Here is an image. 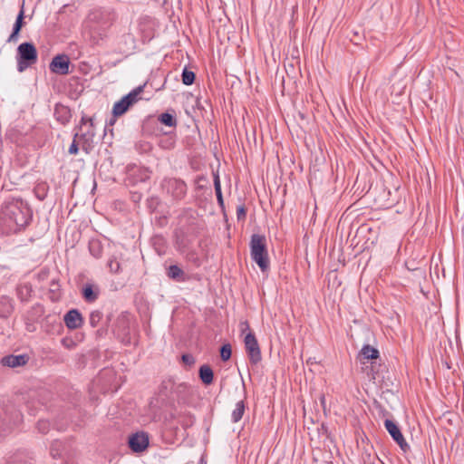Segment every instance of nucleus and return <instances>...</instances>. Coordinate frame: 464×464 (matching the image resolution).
<instances>
[{"mask_svg": "<svg viewBox=\"0 0 464 464\" xmlns=\"http://www.w3.org/2000/svg\"><path fill=\"white\" fill-rule=\"evenodd\" d=\"M52 286H53L52 291H54V290L58 287V284H56V283L53 282V283H52Z\"/></svg>", "mask_w": 464, "mask_h": 464, "instance_id": "obj_44", "label": "nucleus"}, {"mask_svg": "<svg viewBox=\"0 0 464 464\" xmlns=\"http://www.w3.org/2000/svg\"><path fill=\"white\" fill-rule=\"evenodd\" d=\"M185 258L196 267H198L201 265V259L195 250H188L185 255Z\"/></svg>", "mask_w": 464, "mask_h": 464, "instance_id": "obj_27", "label": "nucleus"}, {"mask_svg": "<svg viewBox=\"0 0 464 464\" xmlns=\"http://www.w3.org/2000/svg\"><path fill=\"white\" fill-rule=\"evenodd\" d=\"M24 6H22L19 14L16 16L15 22L13 26L12 33L6 41L7 43H16L18 41L20 31L22 30L23 26L24 25Z\"/></svg>", "mask_w": 464, "mask_h": 464, "instance_id": "obj_14", "label": "nucleus"}, {"mask_svg": "<svg viewBox=\"0 0 464 464\" xmlns=\"http://www.w3.org/2000/svg\"><path fill=\"white\" fill-rule=\"evenodd\" d=\"M97 333H98L99 334H102V331H101V330H98V331H97Z\"/></svg>", "mask_w": 464, "mask_h": 464, "instance_id": "obj_51", "label": "nucleus"}, {"mask_svg": "<svg viewBox=\"0 0 464 464\" xmlns=\"http://www.w3.org/2000/svg\"><path fill=\"white\" fill-rule=\"evenodd\" d=\"M232 349L229 343H225L220 348V357L224 362L228 361L231 358Z\"/></svg>", "mask_w": 464, "mask_h": 464, "instance_id": "obj_31", "label": "nucleus"}, {"mask_svg": "<svg viewBox=\"0 0 464 464\" xmlns=\"http://www.w3.org/2000/svg\"><path fill=\"white\" fill-rule=\"evenodd\" d=\"M100 289L93 284H85L82 289V295L87 303H93L98 299Z\"/></svg>", "mask_w": 464, "mask_h": 464, "instance_id": "obj_15", "label": "nucleus"}, {"mask_svg": "<svg viewBox=\"0 0 464 464\" xmlns=\"http://www.w3.org/2000/svg\"><path fill=\"white\" fill-rule=\"evenodd\" d=\"M102 319V313L94 310L90 314L89 322L92 327H97Z\"/></svg>", "mask_w": 464, "mask_h": 464, "instance_id": "obj_30", "label": "nucleus"}, {"mask_svg": "<svg viewBox=\"0 0 464 464\" xmlns=\"http://www.w3.org/2000/svg\"><path fill=\"white\" fill-rule=\"evenodd\" d=\"M3 308V314L2 316H7V314H11L13 311V306L10 304L9 300L2 298L0 301V311L2 312Z\"/></svg>", "mask_w": 464, "mask_h": 464, "instance_id": "obj_33", "label": "nucleus"}, {"mask_svg": "<svg viewBox=\"0 0 464 464\" xmlns=\"http://www.w3.org/2000/svg\"><path fill=\"white\" fill-rule=\"evenodd\" d=\"M326 430V428H325L324 424H322V430Z\"/></svg>", "mask_w": 464, "mask_h": 464, "instance_id": "obj_49", "label": "nucleus"}, {"mask_svg": "<svg viewBox=\"0 0 464 464\" xmlns=\"http://www.w3.org/2000/svg\"><path fill=\"white\" fill-rule=\"evenodd\" d=\"M181 360L184 364L191 366L195 363V358L189 353H184L181 356Z\"/></svg>", "mask_w": 464, "mask_h": 464, "instance_id": "obj_37", "label": "nucleus"}, {"mask_svg": "<svg viewBox=\"0 0 464 464\" xmlns=\"http://www.w3.org/2000/svg\"><path fill=\"white\" fill-rule=\"evenodd\" d=\"M214 188H215V193L217 196L218 203L221 207V208H224V199H223L221 184H220L218 175H216L214 177Z\"/></svg>", "mask_w": 464, "mask_h": 464, "instance_id": "obj_26", "label": "nucleus"}, {"mask_svg": "<svg viewBox=\"0 0 464 464\" xmlns=\"http://www.w3.org/2000/svg\"><path fill=\"white\" fill-rule=\"evenodd\" d=\"M159 121L168 127H175L177 125L176 117L169 112L161 113L159 116Z\"/></svg>", "mask_w": 464, "mask_h": 464, "instance_id": "obj_25", "label": "nucleus"}, {"mask_svg": "<svg viewBox=\"0 0 464 464\" xmlns=\"http://www.w3.org/2000/svg\"><path fill=\"white\" fill-rule=\"evenodd\" d=\"M79 137V134L78 133H75L74 134V137H73V140H72V144L70 145L69 147V150H68V152L70 154H77L78 151H79V146H78V142L76 140V139Z\"/></svg>", "mask_w": 464, "mask_h": 464, "instance_id": "obj_35", "label": "nucleus"}, {"mask_svg": "<svg viewBox=\"0 0 464 464\" xmlns=\"http://www.w3.org/2000/svg\"><path fill=\"white\" fill-rule=\"evenodd\" d=\"M93 132H86L79 135V141L81 142L82 150L85 151V153L89 154L93 149Z\"/></svg>", "mask_w": 464, "mask_h": 464, "instance_id": "obj_17", "label": "nucleus"}, {"mask_svg": "<svg viewBox=\"0 0 464 464\" xmlns=\"http://www.w3.org/2000/svg\"><path fill=\"white\" fill-rule=\"evenodd\" d=\"M245 411H246V403L244 401H239L236 403V407L235 409L233 410L232 413H231V420H232V422L234 423H237L238 422L244 413H245Z\"/></svg>", "mask_w": 464, "mask_h": 464, "instance_id": "obj_24", "label": "nucleus"}, {"mask_svg": "<svg viewBox=\"0 0 464 464\" xmlns=\"http://www.w3.org/2000/svg\"><path fill=\"white\" fill-rule=\"evenodd\" d=\"M70 59L66 54H58L54 56L49 64L52 72L61 75L69 73Z\"/></svg>", "mask_w": 464, "mask_h": 464, "instance_id": "obj_11", "label": "nucleus"}, {"mask_svg": "<svg viewBox=\"0 0 464 464\" xmlns=\"http://www.w3.org/2000/svg\"><path fill=\"white\" fill-rule=\"evenodd\" d=\"M88 122L90 123L91 126H93V119L92 118H89Z\"/></svg>", "mask_w": 464, "mask_h": 464, "instance_id": "obj_45", "label": "nucleus"}, {"mask_svg": "<svg viewBox=\"0 0 464 464\" xmlns=\"http://www.w3.org/2000/svg\"><path fill=\"white\" fill-rule=\"evenodd\" d=\"M36 428L39 430V432H41L43 434H45L50 430V422L48 420H40L37 422Z\"/></svg>", "mask_w": 464, "mask_h": 464, "instance_id": "obj_34", "label": "nucleus"}, {"mask_svg": "<svg viewBox=\"0 0 464 464\" xmlns=\"http://www.w3.org/2000/svg\"><path fill=\"white\" fill-rule=\"evenodd\" d=\"M313 362H314V361H313V359H312V358H309V359L307 360V363H311V364H312Z\"/></svg>", "mask_w": 464, "mask_h": 464, "instance_id": "obj_47", "label": "nucleus"}, {"mask_svg": "<svg viewBox=\"0 0 464 464\" xmlns=\"http://www.w3.org/2000/svg\"><path fill=\"white\" fill-rule=\"evenodd\" d=\"M250 255L262 272L269 268V257L265 236L253 234L250 239Z\"/></svg>", "mask_w": 464, "mask_h": 464, "instance_id": "obj_2", "label": "nucleus"}, {"mask_svg": "<svg viewBox=\"0 0 464 464\" xmlns=\"http://www.w3.org/2000/svg\"><path fill=\"white\" fill-rule=\"evenodd\" d=\"M17 296L22 302H27L32 295V286L29 284H23L17 286Z\"/></svg>", "mask_w": 464, "mask_h": 464, "instance_id": "obj_22", "label": "nucleus"}, {"mask_svg": "<svg viewBox=\"0 0 464 464\" xmlns=\"http://www.w3.org/2000/svg\"><path fill=\"white\" fill-rule=\"evenodd\" d=\"M54 117L62 124H66L72 117L71 110L63 104H56L54 107Z\"/></svg>", "mask_w": 464, "mask_h": 464, "instance_id": "obj_16", "label": "nucleus"}, {"mask_svg": "<svg viewBox=\"0 0 464 464\" xmlns=\"http://www.w3.org/2000/svg\"><path fill=\"white\" fill-rule=\"evenodd\" d=\"M62 344L67 349H72L75 346L74 342L68 338L62 339Z\"/></svg>", "mask_w": 464, "mask_h": 464, "instance_id": "obj_38", "label": "nucleus"}, {"mask_svg": "<svg viewBox=\"0 0 464 464\" xmlns=\"http://www.w3.org/2000/svg\"><path fill=\"white\" fill-rule=\"evenodd\" d=\"M384 427L392 440L399 445L401 450L404 453L408 452L410 450V445L405 440L398 424L392 420L386 419L384 420Z\"/></svg>", "mask_w": 464, "mask_h": 464, "instance_id": "obj_7", "label": "nucleus"}, {"mask_svg": "<svg viewBox=\"0 0 464 464\" xmlns=\"http://www.w3.org/2000/svg\"><path fill=\"white\" fill-rule=\"evenodd\" d=\"M161 188L175 200H181L187 194V185L179 179L166 178L161 183Z\"/></svg>", "mask_w": 464, "mask_h": 464, "instance_id": "obj_6", "label": "nucleus"}, {"mask_svg": "<svg viewBox=\"0 0 464 464\" xmlns=\"http://www.w3.org/2000/svg\"><path fill=\"white\" fill-rule=\"evenodd\" d=\"M167 398H172L173 396L171 394H164Z\"/></svg>", "mask_w": 464, "mask_h": 464, "instance_id": "obj_48", "label": "nucleus"}, {"mask_svg": "<svg viewBox=\"0 0 464 464\" xmlns=\"http://www.w3.org/2000/svg\"><path fill=\"white\" fill-rule=\"evenodd\" d=\"M167 276L169 278L176 281V282H185L186 276L184 271L177 265H171L167 269Z\"/></svg>", "mask_w": 464, "mask_h": 464, "instance_id": "obj_18", "label": "nucleus"}, {"mask_svg": "<svg viewBox=\"0 0 464 464\" xmlns=\"http://www.w3.org/2000/svg\"><path fill=\"white\" fill-rule=\"evenodd\" d=\"M23 420V415L14 405H8L0 411V435L10 432Z\"/></svg>", "mask_w": 464, "mask_h": 464, "instance_id": "obj_4", "label": "nucleus"}, {"mask_svg": "<svg viewBox=\"0 0 464 464\" xmlns=\"http://www.w3.org/2000/svg\"><path fill=\"white\" fill-rule=\"evenodd\" d=\"M244 342L250 362L253 364L258 363L261 361L262 356L259 344L255 334L253 333H248L245 336Z\"/></svg>", "mask_w": 464, "mask_h": 464, "instance_id": "obj_8", "label": "nucleus"}, {"mask_svg": "<svg viewBox=\"0 0 464 464\" xmlns=\"http://www.w3.org/2000/svg\"><path fill=\"white\" fill-rule=\"evenodd\" d=\"M107 266L111 273L118 274L121 272V264L115 257H111L108 260Z\"/></svg>", "mask_w": 464, "mask_h": 464, "instance_id": "obj_32", "label": "nucleus"}, {"mask_svg": "<svg viewBox=\"0 0 464 464\" xmlns=\"http://www.w3.org/2000/svg\"><path fill=\"white\" fill-rule=\"evenodd\" d=\"M321 402H322L323 406H324V396H322V397H321ZM324 408H325V407H324Z\"/></svg>", "mask_w": 464, "mask_h": 464, "instance_id": "obj_46", "label": "nucleus"}, {"mask_svg": "<svg viewBox=\"0 0 464 464\" xmlns=\"http://www.w3.org/2000/svg\"><path fill=\"white\" fill-rule=\"evenodd\" d=\"M89 251L95 258H100L102 256L103 246L99 239H92L89 241Z\"/></svg>", "mask_w": 464, "mask_h": 464, "instance_id": "obj_23", "label": "nucleus"}, {"mask_svg": "<svg viewBox=\"0 0 464 464\" xmlns=\"http://www.w3.org/2000/svg\"><path fill=\"white\" fill-rule=\"evenodd\" d=\"M246 217V208L244 205H239L237 208V220H245Z\"/></svg>", "mask_w": 464, "mask_h": 464, "instance_id": "obj_36", "label": "nucleus"}, {"mask_svg": "<svg viewBox=\"0 0 464 464\" xmlns=\"http://www.w3.org/2000/svg\"><path fill=\"white\" fill-rule=\"evenodd\" d=\"M38 53L34 44L31 42L22 43L17 47L16 62L17 71L24 72L37 63Z\"/></svg>", "mask_w": 464, "mask_h": 464, "instance_id": "obj_3", "label": "nucleus"}, {"mask_svg": "<svg viewBox=\"0 0 464 464\" xmlns=\"http://www.w3.org/2000/svg\"><path fill=\"white\" fill-rule=\"evenodd\" d=\"M187 387V385L185 383H180L179 384L176 389L177 390H179V389H185Z\"/></svg>", "mask_w": 464, "mask_h": 464, "instance_id": "obj_43", "label": "nucleus"}, {"mask_svg": "<svg viewBox=\"0 0 464 464\" xmlns=\"http://www.w3.org/2000/svg\"><path fill=\"white\" fill-rule=\"evenodd\" d=\"M29 355L27 354H9L5 355L1 359V364L3 366L16 368L24 366L29 362Z\"/></svg>", "mask_w": 464, "mask_h": 464, "instance_id": "obj_13", "label": "nucleus"}, {"mask_svg": "<svg viewBox=\"0 0 464 464\" xmlns=\"http://www.w3.org/2000/svg\"><path fill=\"white\" fill-rule=\"evenodd\" d=\"M88 119H89L88 117L82 116V119H81V123L82 124L87 123L88 122Z\"/></svg>", "mask_w": 464, "mask_h": 464, "instance_id": "obj_42", "label": "nucleus"}, {"mask_svg": "<svg viewBox=\"0 0 464 464\" xmlns=\"http://www.w3.org/2000/svg\"><path fill=\"white\" fill-rule=\"evenodd\" d=\"M113 372L111 371H103L102 372L97 379L95 380L96 382H100L102 380H103L107 376H112Z\"/></svg>", "mask_w": 464, "mask_h": 464, "instance_id": "obj_39", "label": "nucleus"}, {"mask_svg": "<svg viewBox=\"0 0 464 464\" xmlns=\"http://www.w3.org/2000/svg\"><path fill=\"white\" fill-rule=\"evenodd\" d=\"M361 361L365 363L364 360H373L379 357V351L369 344H365L360 352Z\"/></svg>", "mask_w": 464, "mask_h": 464, "instance_id": "obj_20", "label": "nucleus"}, {"mask_svg": "<svg viewBox=\"0 0 464 464\" xmlns=\"http://www.w3.org/2000/svg\"><path fill=\"white\" fill-rule=\"evenodd\" d=\"M161 387L165 388V389H168L169 387L172 390L175 387V383H173L172 382L169 381L167 382H163Z\"/></svg>", "mask_w": 464, "mask_h": 464, "instance_id": "obj_40", "label": "nucleus"}, {"mask_svg": "<svg viewBox=\"0 0 464 464\" xmlns=\"http://www.w3.org/2000/svg\"><path fill=\"white\" fill-rule=\"evenodd\" d=\"M128 445L133 452H142L149 446V436L143 431L136 432L129 437Z\"/></svg>", "mask_w": 464, "mask_h": 464, "instance_id": "obj_10", "label": "nucleus"}, {"mask_svg": "<svg viewBox=\"0 0 464 464\" xmlns=\"http://www.w3.org/2000/svg\"><path fill=\"white\" fill-rule=\"evenodd\" d=\"M49 188L46 181H38L34 188V193L39 200L43 201L47 197Z\"/></svg>", "mask_w": 464, "mask_h": 464, "instance_id": "obj_21", "label": "nucleus"}, {"mask_svg": "<svg viewBox=\"0 0 464 464\" xmlns=\"http://www.w3.org/2000/svg\"><path fill=\"white\" fill-rule=\"evenodd\" d=\"M145 85H140L123 96L120 101L116 102L112 108V114L115 117L123 115L128 110L135 104L140 98Z\"/></svg>", "mask_w": 464, "mask_h": 464, "instance_id": "obj_5", "label": "nucleus"}, {"mask_svg": "<svg viewBox=\"0 0 464 464\" xmlns=\"http://www.w3.org/2000/svg\"><path fill=\"white\" fill-rule=\"evenodd\" d=\"M241 324H242V326H244V328H242V332H244L245 330H247L249 328V324L246 321L242 323Z\"/></svg>", "mask_w": 464, "mask_h": 464, "instance_id": "obj_41", "label": "nucleus"}, {"mask_svg": "<svg viewBox=\"0 0 464 464\" xmlns=\"http://www.w3.org/2000/svg\"><path fill=\"white\" fill-rule=\"evenodd\" d=\"M177 420V424H179L183 429L191 427L194 423L195 418L189 412H179L178 414L170 412L169 416L165 417V421L172 428H176L173 420Z\"/></svg>", "mask_w": 464, "mask_h": 464, "instance_id": "obj_9", "label": "nucleus"}, {"mask_svg": "<svg viewBox=\"0 0 464 464\" xmlns=\"http://www.w3.org/2000/svg\"><path fill=\"white\" fill-rule=\"evenodd\" d=\"M4 214L10 223L15 225V231L27 227L32 220L33 212L28 204L22 199H13L5 205Z\"/></svg>", "mask_w": 464, "mask_h": 464, "instance_id": "obj_1", "label": "nucleus"}, {"mask_svg": "<svg viewBox=\"0 0 464 464\" xmlns=\"http://www.w3.org/2000/svg\"><path fill=\"white\" fill-rule=\"evenodd\" d=\"M63 321L67 328L71 330L80 328L83 324L82 314L77 309L69 310L63 316Z\"/></svg>", "mask_w": 464, "mask_h": 464, "instance_id": "obj_12", "label": "nucleus"}, {"mask_svg": "<svg viewBox=\"0 0 464 464\" xmlns=\"http://www.w3.org/2000/svg\"><path fill=\"white\" fill-rule=\"evenodd\" d=\"M157 240L162 241L163 238L162 237H159V238H157Z\"/></svg>", "mask_w": 464, "mask_h": 464, "instance_id": "obj_50", "label": "nucleus"}, {"mask_svg": "<svg viewBox=\"0 0 464 464\" xmlns=\"http://www.w3.org/2000/svg\"><path fill=\"white\" fill-rule=\"evenodd\" d=\"M198 376L205 385H209L213 382L214 372L211 367L208 364L200 366L198 370Z\"/></svg>", "mask_w": 464, "mask_h": 464, "instance_id": "obj_19", "label": "nucleus"}, {"mask_svg": "<svg viewBox=\"0 0 464 464\" xmlns=\"http://www.w3.org/2000/svg\"><path fill=\"white\" fill-rule=\"evenodd\" d=\"M62 449H63V443L60 440H54L51 444L50 454L56 459L61 456Z\"/></svg>", "mask_w": 464, "mask_h": 464, "instance_id": "obj_29", "label": "nucleus"}, {"mask_svg": "<svg viewBox=\"0 0 464 464\" xmlns=\"http://www.w3.org/2000/svg\"><path fill=\"white\" fill-rule=\"evenodd\" d=\"M182 82L185 85H191L196 79V74L194 72L188 70L187 68L183 69L181 74Z\"/></svg>", "mask_w": 464, "mask_h": 464, "instance_id": "obj_28", "label": "nucleus"}]
</instances>
